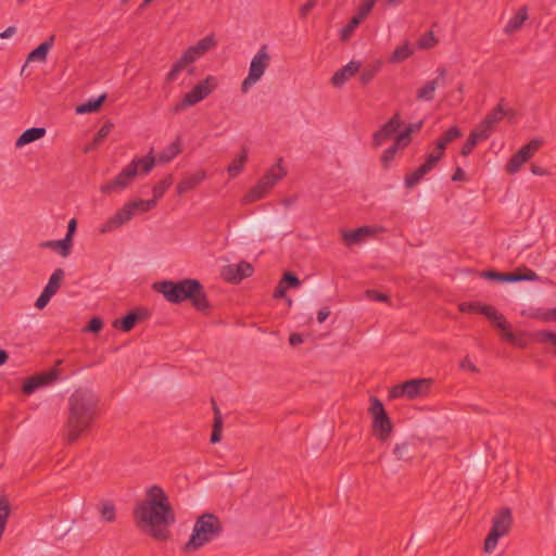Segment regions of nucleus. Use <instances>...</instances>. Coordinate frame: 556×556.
<instances>
[{
  "label": "nucleus",
  "mask_w": 556,
  "mask_h": 556,
  "mask_svg": "<svg viewBox=\"0 0 556 556\" xmlns=\"http://www.w3.org/2000/svg\"><path fill=\"white\" fill-rule=\"evenodd\" d=\"M444 151L445 149L439 150V142L437 141L434 151L427 156L426 162H432L430 163V166L434 168L440 162V160L443 157Z\"/></svg>",
  "instance_id": "864d4df0"
},
{
  "label": "nucleus",
  "mask_w": 556,
  "mask_h": 556,
  "mask_svg": "<svg viewBox=\"0 0 556 556\" xmlns=\"http://www.w3.org/2000/svg\"><path fill=\"white\" fill-rule=\"evenodd\" d=\"M173 176L169 174L164 179H162L157 185L153 187V199L155 203L164 195V193L170 188L173 185Z\"/></svg>",
  "instance_id": "ea45409f"
},
{
  "label": "nucleus",
  "mask_w": 556,
  "mask_h": 556,
  "mask_svg": "<svg viewBox=\"0 0 556 556\" xmlns=\"http://www.w3.org/2000/svg\"><path fill=\"white\" fill-rule=\"evenodd\" d=\"M462 137V131L457 126H452L448 128L442 137L438 140L439 142V150L446 149V146L454 140Z\"/></svg>",
  "instance_id": "58836bf2"
},
{
  "label": "nucleus",
  "mask_w": 556,
  "mask_h": 556,
  "mask_svg": "<svg viewBox=\"0 0 556 556\" xmlns=\"http://www.w3.org/2000/svg\"><path fill=\"white\" fill-rule=\"evenodd\" d=\"M482 277L496 280V281H507L515 282V277H513V273H498L495 270H486L481 274Z\"/></svg>",
  "instance_id": "49530a36"
},
{
  "label": "nucleus",
  "mask_w": 556,
  "mask_h": 556,
  "mask_svg": "<svg viewBox=\"0 0 556 556\" xmlns=\"http://www.w3.org/2000/svg\"><path fill=\"white\" fill-rule=\"evenodd\" d=\"M412 53H413V51L407 43L402 45L393 51V53L391 55V61L392 62H402V61L408 59L412 55Z\"/></svg>",
  "instance_id": "de8ad7c7"
},
{
  "label": "nucleus",
  "mask_w": 556,
  "mask_h": 556,
  "mask_svg": "<svg viewBox=\"0 0 556 556\" xmlns=\"http://www.w3.org/2000/svg\"><path fill=\"white\" fill-rule=\"evenodd\" d=\"M247 159V150L243 149L242 152L239 155H237L232 163L229 164L227 167V173L229 174L230 177H236L241 173L245 165Z\"/></svg>",
  "instance_id": "c9c22d12"
},
{
  "label": "nucleus",
  "mask_w": 556,
  "mask_h": 556,
  "mask_svg": "<svg viewBox=\"0 0 556 556\" xmlns=\"http://www.w3.org/2000/svg\"><path fill=\"white\" fill-rule=\"evenodd\" d=\"M142 317L136 312H130L122 318L113 321V327L124 332H129Z\"/></svg>",
  "instance_id": "cd10ccee"
},
{
  "label": "nucleus",
  "mask_w": 556,
  "mask_h": 556,
  "mask_svg": "<svg viewBox=\"0 0 556 556\" xmlns=\"http://www.w3.org/2000/svg\"><path fill=\"white\" fill-rule=\"evenodd\" d=\"M105 99H106V94L103 93L94 100H89V101L78 105L76 108V113L77 114H86V113L97 112L101 108V105L105 101Z\"/></svg>",
  "instance_id": "f704fd0d"
},
{
  "label": "nucleus",
  "mask_w": 556,
  "mask_h": 556,
  "mask_svg": "<svg viewBox=\"0 0 556 556\" xmlns=\"http://www.w3.org/2000/svg\"><path fill=\"white\" fill-rule=\"evenodd\" d=\"M438 77L427 81L421 88L417 90L416 98L419 101H432L434 99V92L437 88L444 86L446 70L439 67L437 70Z\"/></svg>",
  "instance_id": "6ab92c4d"
},
{
  "label": "nucleus",
  "mask_w": 556,
  "mask_h": 556,
  "mask_svg": "<svg viewBox=\"0 0 556 556\" xmlns=\"http://www.w3.org/2000/svg\"><path fill=\"white\" fill-rule=\"evenodd\" d=\"M369 414L372 417L374 434L382 442L387 441L393 430V425L388 416L382 402L376 397H370Z\"/></svg>",
  "instance_id": "1a4fd4ad"
},
{
  "label": "nucleus",
  "mask_w": 556,
  "mask_h": 556,
  "mask_svg": "<svg viewBox=\"0 0 556 556\" xmlns=\"http://www.w3.org/2000/svg\"><path fill=\"white\" fill-rule=\"evenodd\" d=\"M366 295L368 299L372 301H379V302H388L389 296L387 294L380 293L377 290H367Z\"/></svg>",
  "instance_id": "052dcab7"
},
{
  "label": "nucleus",
  "mask_w": 556,
  "mask_h": 556,
  "mask_svg": "<svg viewBox=\"0 0 556 556\" xmlns=\"http://www.w3.org/2000/svg\"><path fill=\"white\" fill-rule=\"evenodd\" d=\"M132 516L135 525L156 541H167L169 527L176 521L169 498L160 485L148 489L146 498L136 504Z\"/></svg>",
  "instance_id": "f257e3e1"
},
{
  "label": "nucleus",
  "mask_w": 556,
  "mask_h": 556,
  "mask_svg": "<svg viewBox=\"0 0 556 556\" xmlns=\"http://www.w3.org/2000/svg\"><path fill=\"white\" fill-rule=\"evenodd\" d=\"M155 159L152 151L140 159H134L114 179L102 185L100 190L102 193H111L125 189L131 179L136 177L139 172L142 174H149L154 167Z\"/></svg>",
  "instance_id": "39448f33"
},
{
  "label": "nucleus",
  "mask_w": 556,
  "mask_h": 556,
  "mask_svg": "<svg viewBox=\"0 0 556 556\" xmlns=\"http://www.w3.org/2000/svg\"><path fill=\"white\" fill-rule=\"evenodd\" d=\"M52 296H53V294H51L48 291L43 290L41 292V294L39 295V298L37 299V301L35 303V306L38 309L45 308Z\"/></svg>",
  "instance_id": "6e6d98bb"
},
{
  "label": "nucleus",
  "mask_w": 556,
  "mask_h": 556,
  "mask_svg": "<svg viewBox=\"0 0 556 556\" xmlns=\"http://www.w3.org/2000/svg\"><path fill=\"white\" fill-rule=\"evenodd\" d=\"M286 291H287V288L281 282H278L276 290L274 292V298L275 299L283 298L286 294Z\"/></svg>",
  "instance_id": "774afa93"
},
{
  "label": "nucleus",
  "mask_w": 556,
  "mask_h": 556,
  "mask_svg": "<svg viewBox=\"0 0 556 556\" xmlns=\"http://www.w3.org/2000/svg\"><path fill=\"white\" fill-rule=\"evenodd\" d=\"M76 227H77V222L75 218H72L70 222H68V226H67V233L65 236V239H70V243H73V236L76 231Z\"/></svg>",
  "instance_id": "e2e57ef3"
},
{
  "label": "nucleus",
  "mask_w": 556,
  "mask_h": 556,
  "mask_svg": "<svg viewBox=\"0 0 556 556\" xmlns=\"http://www.w3.org/2000/svg\"><path fill=\"white\" fill-rule=\"evenodd\" d=\"M437 43L438 39L434 37L433 31L430 30L418 40L417 46L419 49H429L434 47Z\"/></svg>",
  "instance_id": "8fccbe9b"
},
{
  "label": "nucleus",
  "mask_w": 556,
  "mask_h": 556,
  "mask_svg": "<svg viewBox=\"0 0 556 556\" xmlns=\"http://www.w3.org/2000/svg\"><path fill=\"white\" fill-rule=\"evenodd\" d=\"M459 367L462 370H469L471 372H479V369L477 368V366L472 363V361L470 359L469 356H465L460 363H459Z\"/></svg>",
  "instance_id": "13d9d810"
},
{
  "label": "nucleus",
  "mask_w": 556,
  "mask_h": 556,
  "mask_svg": "<svg viewBox=\"0 0 556 556\" xmlns=\"http://www.w3.org/2000/svg\"><path fill=\"white\" fill-rule=\"evenodd\" d=\"M128 204L131 206V210L134 211V213H138V212H148L150 210H152L156 203H155V200H136V201H131V202H128Z\"/></svg>",
  "instance_id": "a18cd8bd"
},
{
  "label": "nucleus",
  "mask_w": 556,
  "mask_h": 556,
  "mask_svg": "<svg viewBox=\"0 0 556 556\" xmlns=\"http://www.w3.org/2000/svg\"><path fill=\"white\" fill-rule=\"evenodd\" d=\"M103 327V321L101 320V318L99 317H92L87 327H86V331H89V332H93V333H98Z\"/></svg>",
  "instance_id": "5fc2aeb1"
},
{
  "label": "nucleus",
  "mask_w": 556,
  "mask_h": 556,
  "mask_svg": "<svg viewBox=\"0 0 556 556\" xmlns=\"http://www.w3.org/2000/svg\"><path fill=\"white\" fill-rule=\"evenodd\" d=\"M64 275L65 273L62 268H56L50 276L49 281L43 290L54 295L61 287Z\"/></svg>",
  "instance_id": "e433bc0d"
},
{
  "label": "nucleus",
  "mask_w": 556,
  "mask_h": 556,
  "mask_svg": "<svg viewBox=\"0 0 556 556\" xmlns=\"http://www.w3.org/2000/svg\"><path fill=\"white\" fill-rule=\"evenodd\" d=\"M361 62L351 61L340 70H338L331 77V84L334 87H340L345 84V81L354 76L361 70Z\"/></svg>",
  "instance_id": "4be33fe9"
},
{
  "label": "nucleus",
  "mask_w": 556,
  "mask_h": 556,
  "mask_svg": "<svg viewBox=\"0 0 556 556\" xmlns=\"http://www.w3.org/2000/svg\"><path fill=\"white\" fill-rule=\"evenodd\" d=\"M528 20V11L526 7H522L507 23L505 33L511 34L517 31L523 23Z\"/></svg>",
  "instance_id": "2f4dec72"
},
{
  "label": "nucleus",
  "mask_w": 556,
  "mask_h": 556,
  "mask_svg": "<svg viewBox=\"0 0 556 556\" xmlns=\"http://www.w3.org/2000/svg\"><path fill=\"white\" fill-rule=\"evenodd\" d=\"M380 67H381L380 61H377L376 63L365 67L362 71L361 76H359L361 84L362 85L369 84L375 78L377 73L380 71Z\"/></svg>",
  "instance_id": "a19ab883"
},
{
  "label": "nucleus",
  "mask_w": 556,
  "mask_h": 556,
  "mask_svg": "<svg viewBox=\"0 0 556 556\" xmlns=\"http://www.w3.org/2000/svg\"><path fill=\"white\" fill-rule=\"evenodd\" d=\"M269 60L270 56L268 54L267 46L264 45L252 59L249 75H251L252 78L260 80L269 65Z\"/></svg>",
  "instance_id": "412c9836"
},
{
  "label": "nucleus",
  "mask_w": 556,
  "mask_h": 556,
  "mask_svg": "<svg viewBox=\"0 0 556 556\" xmlns=\"http://www.w3.org/2000/svg\"><path fill=\"white\" fill-rule=\"evenodd\" d=\"M393 453L399 460H413L422 454V441L420 439L412 438L407 441L396 444Z\"/></svg>",
  "instance_id": "4468645a"
},
{
  "label": "nucleus",
  "mask_w": 556,
  "mask_h": 556,
  "mask_svg": "<svg viewBox=\"0 0 556 556\" xmlns=\"http://www.w3.org/2000/svg\"><path fill=\"white\" fill-rule=\"evenodd\" d=\"M59 378L56 368L29 377L22 386V391L25 394H31L39 387L48 386Z\"/></svg>",
  "instance_id": "f3484780"
},
{
  "label": "nucleus",
  "mask_w": 556,
  "mask_h": 556,
  "mask_svg": "<svg viewBox=\"0 0 556 556\" xmlns=\"http://www.w3.org/2000/svg\"><path fill=\"white\" fill-rule=\"evenodd\" d=\"M429 387L430 380L428 379H412L393 386L389 391V396L390 399H399L405 396L409 400H413L427 393Z\"/></svg>",
  "instance_id": "9b49d317"
},
{
  "label": "nucleus",
  "mask_w": 556,
  "mask_h": 556,
  "mask_svg": "<svg viewBox=\"0 0 556 556\" xmlns=\"http://www.w3.org/2000/svg\"><path fill=\"white\" fill-rule=\"evenodd\" d=\"M526 273L523 275H520L518 273H513V277H515V281H520V280H530V281H533V280H536L538 279V275L535 271L531 270V269H525Z\"/></svg>",
  "instance_id": "4d7b16f0"
},
{
  "label": "nucleus",
  "mask_w": 556,
  "mask_h": 556,
  "mask_svg": "<svg viewBox=\"0 0 556 556\" xmlns=\"http://www.w3.org/2000/svg\"><path fill=\"white\" fill-rule=\"evenodd\" d=\"M281 159L278 160L277 164L271 166L256 185L243 197L242 202L244 204L253 203L263 199L271 188L286 176V169L280 165Z\"/></svg>",
  "instance_id": "0eeeda50"
},
{
  "label": "nucleus",
  "mask_w": 556,
  "mask_h": 556,
  "mask_svg": "<svg viewBox=\"0 0 556 556\" xmlns=\"http://www.w3.org/2000/svg\"><path fill=\"white\" fill-rule=\"evenodd\" d=\"M181 152L180 149V140L176 139L174 142H172L166 149H164L160 155L159 161L161 163H168L170 162L175 156H177Z\"/></svg>",
  "instance_id": "4c0bfd02"
},
{
  "label": "nucleus",
  "mask_w": 556,
  "mask_h": 556,
  "mask_svg": "<svg viewBox=\"0 0 556 556\" xmlns=\"http://www.w3.org/2000/svg\"><path fill=\"white\" fill-rule=\"evenodd\" d=\"M153 290L162 293L169 303H181L189 300L192 306L206 313L211 308L203 286L198 279L187 278L177 282L164 280L153 283Z\"/></svg>",
  "instance_id": "7ed1b4c3"
},
{
  "label": "nucleus",
  "mask_w": 556,
  "mask_h": 556,
  "mask_svg": "<svg viewBox=\"0 0 556 556\" xmlns=\"http://www.w3.org/2000/svg\"><path fill=\"white\" fill-rule=\"evenodd\" d=\"M55 35H50L43 42L27 55V62H46L48 52L53 47Z\"/></svg>",
  "instance_id": "b1692460"
},
{
  "label": "nucleus",
  "mask_w": 556,
  "mask_h": 556,
  "mask_svg": "<svg viewBox=\"0 0 556 556\" xmlns=\"http://www.w3.org/2000/svg\"><path fill=\"white\" fill-rule=\"evenodd\" d=\"M223 532L224 526L222 520L215 514L204 513L195 519L192 533L185 543L182 551L185 553L195 552L218 539Z\"/></svg>",
  "instance_id": "20e7f679"
},
{
  "label": "nucleus",
  "mask_w": 556,
  "mask_h": 556,
  "mask_svg": "<svg viewBox=\"0 0 556 556\" xmlns=\"http://www.w3.org/2000/svg\"><path fill=\"white\" fill-rule=\"evenodd\" d=\"M279 282H281L287 289L299 287L301 283L298 276L291 271L285 273L282 279Z\"/></svg>",
  "instance_id": "3c124183"
},
{
  "label": "nucleus",
  "mask_w": 556,
  "mask_h": 556,
  "mask_svg": "<svg viewBox=\"0 0 556 556\" xmlns=\"http://www.w3.org/2000/svg\"><path fill=\"white\" fill-rule=\"evenodd\" d=\"M481 314L484 315L494 327L503 331V337L513 342L515 340V336L510 330V326L507 323L505 316L501 314L494 306L490 305L489 307H482Z\"/></svg>",
  "instance_id": "a211bd4d"
},
{
  "label": "nucleus",
  "mask_w": 556,
  "mask_h": 556,
  "mask_svg": "<svg viewBox=\"0 0 556 556\" xmlns=\"http://www.w3.org/2000/svg\"><path fill=\"white\" fill-rule=\"evenodd\" d=\"M403 125L400 113H395L386 124H383L372 135V144L375 148L380 147L384 141L392 138L400 127Z\"/></svg>",
  "instance_id": "2eb2a0df"
},
{
  "label": "nucleus",
  "mask_w": 556,
  "mask_h": 556,
  "mask_svg": "<svg viewBox=\"0 0 556 556\" xmlns=\"http://www.w3.org/2000/svg\"><path fill=\"white\" fill-rule=\"evenodd\" d=\"M73 243H70V239H61V240H50L45 241L40 244L41 248H50L54 251L59 252L63 257H66L71 253V248Z\"/></svg>",
  "instance_id": "473e14b6"
},
{
  "label": "nucleus",
  "mask_w": 556,
  "mask_h": 556,
  "mask_svg": "<svg viewBox=\"0 0 556 556\" xmlns=\"http://www.w3.org/2000/svg\"><path fill=\"white\" fill-rule=\"evenodd\" d=\"M513 523L511 511L509 508H502L493 518L492 528L484 540L483 549L485 553H492L498 540L509 532Z\"/></svg>",
  "instance_id": "6e6552de"
},
{
  "label": "nucleus",
  "mask_w": 556,
  "mask_h": 556,
  "mask_svg": "<svg viewBox=\"0 0 556 556\" xmlns=\"http://www.w3.org/2000/svg\"><path fill=\"white\" fill-rule=\"evenodd\" d=\"M258 79L256 78H252L251 75H248L244 80L242 81V91L243 92H247L249 90V88L254 85Z\"/></svg>",
  "instance_id": "0e129e2a"
},
{
  "label": "nucleus",
  "mask_w": 556,
  "mask_h": 556,
  "mask_svg": "<svg viewBox=\"0 0 556 556\" xmlns=\"http://www.w3.org/2000/svg\"><path fill=\"white\" fill-rule=\"evenodd\" d=\"M543 144V140L534 138L527 144L522 146L508 161L506 170L509 174L517 173L521 166L531 159Z\"/></svg>",
  "instance_id": "f8f14e48"
},
{
  "label": "nucleus",
  "mask_w": 556,
  "mask_h": 556,
  "mask_svg": "<svg viewBox=\"0 0 556 556\" xmlns=\"http://www.w3.org/2000/svg\"><path fill=\"white\" fill-rule=\"evenodd\" d=\"M213 412H214V422H213V431L211 434V443L215 444L222 440V428H223V417L222 412L217 407L214 400H212Z\"/></svg>",
  "instance_id": "c756f323"
},
{
  "label": "nucleus",
  "mask_w": 556,
  "mask_h": 556,
  "mask_svg": "<svg viewBox=\"0 0 556 556\" xmlns=\"http://www.w3.org/2000/svg\"><path fill=\"white\" fill-rule=\"evenodd\" d=\"M489 304H482L480 302H470V303H463L460 305V311L466 313H477L481 314L482 307H489Z\"/></svg>",
  "instance_id": "603ef678"
},
{
  "label": "nucleus",
  "mask_w": 556,
  "mask_h": 556,
  "mask_svg": "<svg viewBox=\"0 0 556 556\" xmlns=\"http://www.w3.org/2000/svg\"><path fill=\"white\" fill-rule=\"evenodd\" d=\"M377 1L378 0H364L359 5L356 14L354 15L364 21L366 16L371 12Z\"/></svg>",
  "instance_id": "09e8293b"
},
{
  "label": "nucleus",
  "mask_w": 556,
  "mask_h": 556,
  "mask_svg": "<svg viewBox=\"0 0 556 556\" xmlns=\"http://www.w3.org/2000/svg\"><path fill=\"white\" fill-rule=\"evenodd\" d=\"M99 415V397L89 390L79 388L68 397V415L64 426V440L74 444L86 434Z\"/></svg>",
  "instance_id": "f03ea898"
},
{
  "label": "nucleus",
  "mask_w": 556,
  "mask_h": 556,
  "mask_svg": "<svg viewBox=\"0 0 556 556\" xmlns=\"http://www.w3.org/2000/svg\"><path fill=\"white\" fill-rule=\"evenodd\" d=\"M114 125L112 122H106L102 125V127L98 130V132L94 135L92 141L85 148V152H90L94 149H97L104 139L109 136V134L112 131Z\"/></svg>",
  "instance_id": "c85d7f7f"
},
{
  "label": "nucleus",
  "mask_w": 556,
  "mask_h": 556,
  "mask_svg": "<svg viewBox=\"0 0 556 556\" xmlns=\"http://www.w3.org/2000/svg\"><path fill=\"white\" fill-rule=\"evenodd\" d=\"M99 514L102 521L112 523L116 520V506L110 500L103 501L99 508Z\"/></svg>",
  "instance_id": "72a5a7b5"
},
{
  "label": "nucleus",
  "mask_w": 556,
  "mask_h": 556,
  "mask_svg": "<svg viewBox=\"0 0 556 556\" xmlns=\"http://www.w3.org/2000/svg\"><path fill=\"white\" fill-rule=\"evenodd\" d=\"M329 315H330L329 308H327V307L320 308L317 313V321L319 324L324 323L328 318Z\"/></svg>",
  "instance_id": "338daca9"
},
{
  "label": "nucleus",
  "mask_w": 556,
  "mask_h": 556,
  "mask_svg": "<svg viewBox=\"0 0 556 556\" xmlns=\"http://www.w3.org/2000/svg\"><path fill=\"white\" fill-rule=\"evenodd\" d=\"M363 21L358 18L357 16L353 15L352 18L349 21V23L342 28L340 34V39L342 41H348L356 27L362 23Z\"/></svg>",
  "instance_id": "37998d69"
},
{
  "label": "nucleus",
  "mask_w": 556,
  "mask_h": 556,
  "mask_svg": "<svg viewBox=\"0 0 556 556\" xmlns=\"http://www.w3.org/2000/svg\"><path fill=\"white\" fill-rule=\"evenodd\" d=\"M533 316L540 317L544 321L556 320V307L543 313L542 315L534 314Z\"/></svg>",
  "instance_id": "680f3d73"
},
{
  "label": "nucleus",
  "mask_w": 556,
  "mask_h": 556,
  "mask_svg": "<svg viewBox=\"0 0 556 556\" xmlns=\"http://www.w3.org/2000/svg\"><path fill=\"white\" fill-rule=\"evenodd\" d=\"M205 176L206 174L204 170L187 174L176 187L177 194L182 195L186 192L197 188L204 180Z\"/></svg>",
  "instance_id": "5701e85b"
},
{
  "label": "nucleus",
  "mask_w": 556,
  "mask_h": 556,
  "mask_svg": "<svg viewBox=\"0 0 556 556\" xmlns=\"http://www.w3.org/2000/svg\"><path fill=\"white\" fill-rule=\"evenodd\" d=\"M252 274L253 266L248 262L227 265L222 269L223 279L231 283H239L244 278L250 277Z\"/></svg>",
  "instance_id": "dca6fc26"
},
{
  "label": "nucleus",
  "mask_w": 556,
  "mask_h": 556,
  "mask_svg": "<svg viewBox=\"0 0 556 556\" xmlns=\"http://www.w3.org/2000/svg\"><path fill=\"white\" fill-rule=\"evenodd\" d=\"M422 121L417 123L408 124L404 127L403 131L397 134L395 138L397 139V144L409 146L412 142V134L419 131L422 127Z\"/></svg>",
  "instance_id": "7c9ffc66"
},
{
  "label": "nucleus",
  "mask_w": 556,
  "mask_h": 556,
  "mask_svg": "<svg viewBox=\"0 0 556 556\" xmlns=\"http://www.w3.org/2000/svg\"><path fill=\"white\" fill-rule=\"evenodd\" d=\"M531 172H532V174H534L536 176H546L549 174L546 168L535 165V164L531 165Z\"/></svg>",
  "instance_id": "69168bd1"
},
{
  "label": "nucleus",
  "mask_w": 556,
  "mask_h": 556,
  "mask_svg": "<svg viewBox=\"0 0 556 556\" xmlns=\"http://www.w3.org/2000/svg\"><path fill=\"white\" fill-rule=\"evenodd\" d=\"M214 35H208L199 40L194 46L189 47L181 56L173 64L170 71L167 73L165 80L172 83L177 79L178 75L192 65L198 59L203 56L210 49L216 46Z\"/></svg>",
  "instance_id": "423d86ee"
},
{
  "label": "nucleus",
  "mask_w": 556,
  "mask_h": 556,
  "mask_svg": "<svg viewBox=\"0 0 556 556\" xmlns=\"http://www.w3.org/2000/svg\"><path fill=\"white\" fill-rule=\"evenodd\" d=\"M431 162H426L416 168L412 174L405 176L406 188L415 187L430 170L433 168L430 166Z\"/></svg>",
  "instance_id": "bb28decb"
},
{
  "label": "nucleus",
  "mask_w": 556,
  "mask_h": 556,
  "mask_svg": "<svg viewBox=\"0 0 556 556\" xmlns=\"http://www.w3.org/2000/svg\"><path fill=\"white\" fill-rule=\"evenodd\" d=\"M135 213L131 206L126 203L121 210H118L114 216L109 218L100 228L101 233L110 232L125 223L129 222L134 217Z\"/></svg>",
  "instance_id": "aec40b11"
},
{
  "label": "nucleus",
  "mask_w": 556,
  "mask_h": 556,
  "mask_svg": "<svg viewBox=\"0 0 556 556\" xmlns=\"http://www.w3.org/2000/svg\"><path fill=\"white\" fill-rule=\"evenodd\" d=\"M46 135V128L31 127L26 129L16 140L15 147L22 148L28 143L41 139Z\"/></svg>",
  "instance_id": "a878e982"
},
{
  "label": "nucleus",
  "mask_w": 556,
  "mask_h": 556,
  "mask_svg": "<svg viewBox=\"0 0 556 556\" xmlns=\"http://www.w3.org/2000/svg\"><path fill=\"white\" fill-rule=\"evenodd\" d=\"M218 86V80L215 76H207L204 80L197 84L188 93L185 94L184 99L178 102L174 108V113H179L192 106L198 102L207 98Z\"/></svg>",
  "instance_id": "9d476101"
},
{
  "label": "nucleus",
  "mask_w": 556,
  "mask_h": 556,
  "mask_svg": "<svg viewBox=\"0 0 556 556\" xmlns=\"http://www.w3.org/2000/svg\"><path fill=\"white\" fill-rule=\"evenodd\" d=\"M372 235V230L368 226L359 227L355 230H343L342 239L349 247L361 243L365 238Z\"/></svg>",
  "instance_id": "393cba45"
},
{
  "label": "nucleus",
  "mask_w": 556,
  "mask_h": 556,
  "mask_svg": "<svg viewBox=\"0 0 556 556\" xmlns=\"http://www.w3.org/2000/svg\"><path fill=\"white\" fill-rule=\"evenodd\" d=\"M479 141H482V139L478 136V134H476L473 130H471L469 137L464 142V144L460 149V154L463 156H468L472 152V150L475 149V147L477 146V143Z\"/></svg>",
  "instance_id": "c03bdc74"
},
{
  "label": "nucleus",
  "mask_w": 556,
  "mask_h": 556,
  "mask_svg": "<svg viewBox=\"0 0 556 556\" xmlns=\"http://www.w3.org/2000/svg\"><path fill=\"white\" fill-rule=\"evenodd\" d=\"M404 148H406V146L397 144V139L395 138L393 144L389 147L381 155L382 166L388 168L390 163L394 160L397 150Z\"/></svg>",
  "instance_id": "79ce46f5"
},
{
  "label": "nucleus",
  "mask_w": 556,
  "mask_h": 556,
  "mask_svg": "<svg viewBox=\"0 0 556 556\" xmlns=\"http://www.w3.org/2000/svg\"><path fill=\"white\" fill-rule=\"evenodd\" d=\"M506 113L507 112L504 111L503 106L497 104L472 130L478 134L482 140L488 139L494 130L495 125L502 121Z\"/></svg>",
  "instance_id": "ddd939ff"
},
{
  "label": "nucleus",
  "mask_w": 556,
  "mask_h": 556,
  "mask_svg": "<svg viewBox=\"0 0 556 556\" xmlns=\"http://www.w3.org/2000/svg\"><path fill=\"white\" fill-rule=\"evenodd\" d=\"M318 0H308L300 8V16L306 18L308 13L317 5Z\"/></svg>",
  "instance_id": "bf43d9fd"
}]
</instances>
